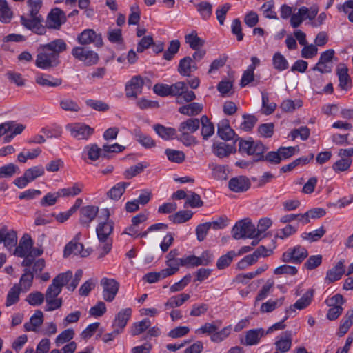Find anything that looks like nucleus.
<instances>
[{"mask_svg": "<svg viewBox=\"0 0 353 353\" xmlns=\"http://www.w3.org/2000/svg\"><path fill=\"white\" fill-rule=\"evenodd\" d=\"M3 243L4 246L11 250L14 248L12 254L23 259L21 265H44L43 259L37 258L43 253L42 248L33 247V241L31 236L25 234L20 239L17 245V234L14 230H8L4 226L0 229V243Z\"/></svg>", "mask_w": 353, "mask_h": 353, "instance_id": "obj_1", "label": "nucleus"}, {"mask_svg": "<svg viewBox=\"0 0 353 353\" xmlns=\"http://www.w3.org/2000/svg\"><path fill=\"white\" fill-rule=\"evenodd\" d=\"M66 49L67 44L62 39H57L46 44L41 45L37 50L35 65L43 70L57 67L60 63V54Z\"/></svg>", "mask_w": 353, "mask_h": 353, "instance_id": "obj_2", "label": "nucleus"}, {"mask_svg": "<svg viewBox=\"0 0 353 353\" xmlns=\"http://www.w3.org/2000/svg\"><path fill=\"white\" fill-rule=\"evenodd\" d=\"M114 223L112 221H103L98 223L96 228V233L98 240L102 245L99 246V249L101 250L99 258L103 257L112 249V240L110 235L113 232Z\"/></svg>", "mask_w": 353, "mask_h": 353, "instance_id": "obj_3", "label": "nucleus"}, {"mask_svg": "<svg viewBox=\"0 0 353 353\" xmlns=\"http://www.w3.org/2000/svg\"><path fill=\"white\" fill-rule=\"evenodd\" d=\"M268 148L260 141H253L252 138L248 140L240 139L239 143V152L240 153H246L248 155L254 157V162L260 161L263 159Z\"/></svg>", "mask_w": 353, "mask_h": 353, "instance_id": "obj_4", "label": "nucleus"}, {"mask_svg": "<svg viewBox=\"0 0 353 353\" xmlns=\"http://www.w3.org/2000/svg\"><path fill=\"white\" fill-rule=\"evenodd\" d=\"M256 232V227L250 219L238 221L232 229V236L236 240L255 238Z\"/></svg>", "mask_w": 353, "mask_h": 353, "instance_id": "obj_5", "label": "nucleus"}, {"mask_svg": "<svg viewBox=\"0 0 353 353\" xmlns=\"http://www.w3.org/2000/svg\"><path fill=\"white\" fill-rule=\"evenodd\" d=\"M72 277V272L71 271L59 274L52 279V283L47 288L46 299L57 298L61 292L62 288L69 282Z\"/></svg>", "mask_w": 353, "mask_h": 353, "instance_id": "obj_6", "label": "nucleus"}, {"mask_svg": "<svg viewBox=\"0 0 353 353\" xmlns=\"http://www.w3.org/2000/svg\"><path fill=\"white\" fill-rule=\"evenodd\" d=\"M71 54L75 59L83 62L87 66L95 65L99 60L97 52L85 47H74L72 48Z\"/></svg>", "mask_w": 353, "mask_h": 353, "instance_id": "obj_7", "label": "nucleus"}, {"mask_svg": "<svg viewBox=\"0 0 353 353\" xmlns=\"http://www.w3.org/2000/svg\"><path fill=\"white\" fill-rule=\"evenodd\" d=\"M103 288V298L107 302H112L119 289V283L113 279L103 278L100 282Z\"/></svg>", "mask_w": 353, "mask_h": 353, "instance_id": "obj_8", "label": "nucleus"}, {"mask_svg": "<svg viewBox=\"0 0 353 353\" xmlns=\"http://www.w3.org/2000/svg\"><path fill=\"white\" fill-rule=\"evenodd\" d=\"M66 129L70 131L71 136L77 140H88L94 132V128L81 123L68 124Z\"/></svg>", "mask_w": 353, "mask_h": 353, "instance_id": "obj_9", "label": "nucleus"}, {"mask_svg": "<svg viewBox=\"0 0 353 353\" xmlns=\"http://www.w3.org/2000/svg\"><path fill=\"white\" fill-rule=\"evenodd\" d=\"M307 250L301 246L297 245L293 248H289L283 254L282 259L285 263H301L307 256Z\"/></svg>", "mask_w": 353, "mask_h": 353, "instance_id": "obj_10", "label": "nucleus"}, {"mask_svg": "<svg viewBox=\"0 0 353 353\" xmlns=\"http://www.w3.org/2000/svg\"><path fill=\"white\" fill-rule=\"evenodd\" d=\"M217 134L222 140L225 141L234 140L235 143L241 139L230 126L229 120L227 119H222L217 125Z\"/></svg>", "mask_w": 353, "mask_h": 353, "instance_id": "obj_11", "label": "nucleus"}, {"mask_svg": "<svg viewBox=\"0 0 353 353\" xmlns=\"http://www.w3.org/2000/svg\"><path fill=\"white\" fill-rule=\"evenodd\" d=\"M67 20L65 12L59 8L52 9L47 17L46 26L48 28L59 30Z\"/></svg>", "mask_w": 353, "mask_h": 353, "instance_id": "obj_12", "label": "nucleus"}, {"mask_svg": "<svg viewBox=\"0 0 353 353\" xmlns=\"http://www.w3.org/2000/svg\"><path fill=\"white\" fill-rule=\"evenodd\" d=\"M77 41L81 45L94 43L96 47H101L103 44L101 34H97L92 29H85L77 37Z\"/></svg>", "mask_w": 353, "mask_h": 353, "instance_id": "obj_13", "label": "nucleus"}, {"mask_svg": "<svg viewBox=\"0 0 353 353\" xmlns=\"http://www.w3.org/2000/svg\"><path fill=\"white\" fill-rule=\"evenodd\" d=\"M214 259V254L210 250L204 251L200 256L189 255L181 259V265H208Z\"/></svg>", "mask_w": 353, "mask_h": 353, "instance_id": "obj_14", "label": "nucleus"}, {"mask_svg": "<svg viewBox=\"0 0 353 353\" xmlns=\"http://www.w3.org/2000/svg\"><path fill=\"white\" fill-rule=\"evenodd\" d=\"M92 252L91 248L85 249L82 243L68 242L64 247L63 256L68 258L73 254L74 256L80 255L81 257L84 258L88 256Z\"/></svg>", "mask_w": 353, "mask_h": 353, "instance_id": "obj_15", "label": "nucleus"}, {"mask_svg": "<svg viewBox=\"0 0 353 353\" xmlns=\"http://www.w3.org/2000/svg\"><path fill=\"white\" fill-rule=\"evenodd\" d=\"M144 80L141 76L133 77L125 85V94L128 98L136 99L142 92Z\"/></svg>", "mask_w": 353, "mask_h": 353, "instance_id": "obj_16", "label": "nucleus"}, {"mask_svg": "<svg viewBox=\"0 0 353 353\" xmlns=\"http://www.w3.org/2000/svg\"><path fill=\"white\" fill-rule=\"evenodd\" d=\"M99 212V208L94 205H85L80 209L79 223L89 228L90 223L94 220Z\"/></svg>", "mask_w": 353, "mask_h": 353, "instance_id": "obj_17", "label": "nucleus"}, {"mask_svg": "<svg viewBox=\"0 0 353 353\" xmlns=\"http://www.w3.org/2000/svg\"><path fill=\"white\" fill-rule=\"evenodd\" d=\"M266 335L263 328L252 329L245 332V337L240 339L241 344L246 346L256 345L262 337Z\"/></svg>", "mask_w": 353, "mask_h": 353, "instance_id": "obj_18", "label": "nucleus"}, {"mask_svg": "<svg viewBox=\"0 0 353 353\" xmlns=\"http://www.w3.org/2000/svg\"><path fill=\"white\" fill-rule=\"evenodd\" d=\"M179 270V266H169V268L161 270L160 272H152L146 274L143 276V279L149 283H154L161 279L174 274Z\"/></svg>", "mask_w": 353, "mask_h": 353, "instance_id": "obj_19", "label": "nucleus"}, {"mask_svg": "<svg viewBox=\"0 0 353 353\" xmlns=\"http://www.w3.org/2000/svg\"><path fill=\"white\" fill-rule=\"evenodd\" d=\"M272 253L271 249H267L265 246H259L252 254L245 256L237 265H252L258 261L259 257H266Z\"/></svg>", "mask_w": 353, "mask_h": 353, "instance_id": "obj_20", "label": "nucleus"}, {"mask_svg": "<svg viewBox=\"0 0 353 353\" xmlns=\"http://www.w3.org/2000/svg\"><path fill=\"white\" fill-rule=\"evenodd\" d=\"M251 183L245 176L232 177L228 182L229 189L234 192H243L250 188Z\"/></svg>", "mask_w": 353, "mask_h": 353, "instance_id": "obj_21", "label": "nucleus"}, {"mask_svg": "<svg viewBox=\"0 0 353 353\" xmlns=\"http://www.w3.org/2000/svg\"><path fill=\"white\" fill-rule=\"evenodd\" d=\"M132 310L131 308L128 307L121 310L115 316L112 322L113 328H117L123 332L124 328L127 325L128 321L132 316Z\"/></svg>", "mask_w": 353, "mask_h": 353, "instance_id": "obj_22", "label": "nucleus"}, {"mask_svg": "<svg viewBox=\"0 0 353 353\" xmlns=\"http://www.w3.org/2000/svg\"><path fill=\"white\" fill-rule=\"evenodd\" d=\"M198 67L192 57L188 56L179 61L177 70L181 76L190 77L191 72L196 71Z\"/></svg>", "mask_w": 353, "mask_h": 353, "instance_id": "obj_23", "label": "nucleus"}, {"mask_svg": "<svg viewBox=\"0 0 353 353\" xmlns=\"http://www.w3.org/2000/svg\"><path fill=\"white\" fill-rule=\"evenodd\" d=\"M213 153L219 158L228 157L230 154L236 152L235 144H228L225 142L214 143L212 145Z\"/></svg>", "mask_w": 353, "mask_h": 353, "instance_id": "obj_24", "label": "nucleus"}, {"mask_svg": "<svg viewBox=\"0 0 353 353\" xmlns=\"http://www.w3.org/2000/svg\"><path fill=\"white\" fill-rule=\"evenodd\" d=\"M42 17L41 15H35L34 17H30L27 18L24 15H21L20 17V22L21 25L28 30L35 32L37 34H41L39 30L41 28V22Z\"/></svg>", "mask_w": 353, "mask_h": 353, "instance_id": "obj_25", "label": "nucleus"}, {"mask_svg": "<svg viewBox=\"0 0 353 353\" xmlns=\"http://www.w3.org/2000/svg\"><path fill=\"white\" fill-rule=\"evenodd\" d=\"M276 351L281 353L288 352L292 346V332L291 331H285L282 336L275 342Z\"/></svg>", "mask_w": 353, "mask_h": 353, "instance_id": "obj_26", "label": "nucleus"}, {"mask_svg": "<svg viewBox=\"0 0 353 353\" xmlns=\"http://www.w3.org/2000/svg\"><path fill=\"white\" fill-rule=\"evenodd\" d=\"M35 81L37 84L43 87H58L62 84L61 78H55L50 74H41L36 77Z\"/></svg>", "mask_w": 353, "mask_h": 353, "instance_id": "obj_27", "label": "nucleus"}, {"mask_svg": "<svg viewBox=\"0 0 353 353\" xmlns=\"http://www.w3.org/2000/svg\"><path fill=\"white\" fill-rule=\"evenodd\" d=\"M43 322V314L41 310H37L30 317L29 322H26L23 327L26 332H36Z\"/></svg>", "mask_w": 353, "mask_h": 353, "instance_id": "obj_28", "label": "nucleus"}, {"mask_svg": "<svg viewBox=\"0 0 353 353\" xmlns=\"http://www.w3.org/2000/svg\"><path fill=\"white\" fill-rule=\"evenodd\" d=\"M155 132L163 140L168 141L176 138V130L174 128L165 127L161 124L153 126Z\"/></svg>", "mask_w": 353, "mask_h": 353, "instance_id": "obj_29", "label": "nucleus"}, {"mask_svg": "<svg viewBox=\"0 0 353 353\" xmlns=\"http://www.w3.org/2000/svg\"><path fill=\"white\" fill-rule=\"evenodd\" d=\"M133 135L136 141L145 148H151L155 146L154 140L150 135L142 132L140 128H135L133 130Z\"/></svg>", "mask_w": 353, "mask_h": 353, "instance_id": "obj_30", "label": "nucleus"}, {"mask_svg": "<svg viewBox=\"0 0 353 353\" xmlns=\"http://www.w3.org/2000/svg\"><path fill=\"white\" fill-rule=\"evenodd\" d=\"M314 159V154L310 153L308 156H303L298 159H296L292 162L283 166L281 168V172H288L292 171L293 169L298 166H303L309 163Z\"/></svg>", "mask_w": 353, "mask_h": 353, "instance_id": "obj_31", "label": "nucleus"}, {"mask_svg": "<svg viewBox=\"0 0 353 353\" xmlns=\"http://www.w3.org/2000/svg\"><path fill=\"white\" fill-rule=\"evenodd\" d=\"M313 296L312 291L306 292L301 299L297 300L296 303L286 309V312H295L296 309L303 310L307 307L311 303Z\"/></svg>", "mask_w": 353, "mask_h": 353, "instance_id": "obj_32", "label": "nucleus"}, {"mask_svg": "<svg viewBox=\"0 0 353 353\" xmlns=\"http://www.w3.org/2000/svg\"><path fill=\"white\" fill-rule=\"evenodd\" d=\"M200 126V120L195 118H190L180 123L178 130L180 132L194 133Z\"/></svg>", "mask_w": 353, "mask_h": 353, "instance_id": "obj_33", "label": "nucleus"}, {"mask_svg": "<svg viewBox=\"0 0 353 353\" xmlns=\"http://www.w3.org/2000/svg\"><path fill=\"white\" fill-rule=\"evenodd\" d=\"M129 185L128 182L118 183L107 192V196L113 200H119Z\"/></svg>", "mask_w": 353, "mask_h": 353, "instance_id": "obj_34", "label": "nucleus"}, {"mask_svg": "<svg viewBox=\"0 0 353 353\" xmlns=\"http://www.w3.org/2000/svg\"><path fill=\"white\" fill-rule=\"evenodd\" d=\"M202 110L203 105L195 102L182 105L178 110L179 113L187 116L198 115Z\"/></svg>", "mask_w": 353, "mask_h": 353, "instance_id": "obj_35", "label": "nucleus"}, {"mask_svg": "<svg viewBox=\"0 0 353 353\" xmlns=\"http://www.w3.org/2000/svg\"><path fill=\"white\" fill-rule=\"evenodd\" d=\"M200 124L202 125L201 135L203 139L207 140L214 133V124L210 122L209 118L206 115H203L201 117Z\"/></svg>", "mask_w": 353, "mask_h": 353, "instance_id": "obj_36", "label": "nucleus"}, {"mask_svg": "<svg viewBox=\"0 0 353 353\" xmlns=\"http://www.w3.org/2000/svg\"><path fill=\"white\" fill-rule=\"evenodd\" d=\"M336 75L339 78L340 88L347 90V84L351 81L347 68L344 64L340 65L336 69Z\"/></svg>", "mask_w": 353, "mask_h": 353, "instance_id": "obj_37", "label": "nucleus"}, {"mask_svg": "<svg viewBox=\"0 0 353 353\" xmlns=\"http://www.w3.org/2000/svg\"><path fill=\"white\" fill-rule=\"evenodd\" d=\"M185 42L189 44L192 50H199L205 44V41L198 37L195 30L192 31L190 34L185 36Z\"/></svg>", "mask_w": 353, "mask_h": 353, "instance_id": "obj_38", "label": "nucleus"}, {"mask_svg": "<svg viewBox=\"0 0 353 353\" xmlns=\"http://www.w3.org/2000/svg\"><path fill=\"white\" fill-rule=\"evenodd\" d=\"M21 288L18 284H14L13 287L8 291L7 294L6 306L10 307L16 304L19 301V295L21 292Z\"/></svg>", "mask_w": 353, "mask_h": 353, "instance_id": "obj_39", "label": "nucleus"}, {"mask_svg": "<svg viewBox=\"0 0 353 353\" xmlns=\"http://www.w3.org/2000/svg\"><path fill=\"white\" fill-rule=\"evenodd\" d=\"M353 325V308L347 312L345 316L341 321V325L339 327V334L340 336L345 334L350 327Z\"/></svg>", "mask_w": 353, "mask_h": 353, "instance_id": "obj_40", "label": "nucleus"}, {"mask_svg": "<svg viewBox=\"0 0 353 353\" xmlns=\"http://www.w3.org/2000/svg\"><path fill=\"white\" fill-rule=\"evenodd\" d=\"M13 12L6 0H0V21L4 23L10 22Z\"/></svg>", "mask_w": 353, "mask_h": 353, "instance_id": "obj_41", "label": "nucleus"}, {"mask_svg": "<svg viewBox=\"0 0 353 353\" xmlns=\"http://www.w3.org/2000/svg\"><path fill=\"white\" fill-rule=\"evenodd\" d=\"M192 215L193 213L190 210H180L170 216L169 219L175 224H181L189 221L192 217Z\"/></svg>", "mask_w": 353, "mask_h": 353, "instance_id": "obj_42", "label": "nucleus"}, {"mask_svg": "<svg viewBox=\"0 0 353 353\" xmlns=\"http://www.w3.org/2000/svg\"><path fill=\"white\" fill-rule=\"evenodd\" d=\"M221 321L219 320L214 321L212 323H205L200 328L196 329L195 330V333L198 334H208L211 336L215 333L216 330H218L219 327L221 325Z\"/></svg>", "mask_w": 353, "mask_h": 353, "instance_id": "obj_43", "label": "nucleus"}, {"mask_svg": "<svg viewBox=\"0 0 353 353\" xmlns=\"http://www.w3.org/2000/svg\"><path fill=\"white\" fill-rule=\"evenodd\" d=\"M34 276H35L34 270L31 272L25 269L24 273L21 276L19 284H18L24 292L29 290L32 284Z\"/></svg>", "mask_w": 353, "mask_h": 353, "instance_id": "obj_44", "label": "nucleus"}, {"mask_svg": "<svg viewBox=\"0 0 353 353\" xmlns=\"http://www.w3.org/2000/svg\"><path fill=\"white\" fill-rule=\"evenodd\" d=\"M344 266H334L327 272L325 280L328 283L339 280L345 273Z\"/></svg>", "mask_w": 353, "mask_h": 353, "instance_id": "obj_45", "label": "nucleus"}, {"mask_svg": "<svg viewBox=\"0 0 353 353\" xmlns=\"http://www.w3.org/2000/svg\"><path fill=\"white\" fill-rule=\"evenodd\" d=\"M308 12V8L305 6L301 7L297 13L293 14L291 15L290 18V24L293 28L299 27L303 20L305 19V17Z\"/></svg>", "mask_w": 353, "mask_h": 353, "instance_id": "obj_46", "label": "nucleus"}, {"mask_svg": "<svg viewBox=\"0 0 353 353\" xmlns=\"http://www.w3.org/2000/svg\"><path fill=\"white\" fill-rule=\"evenodd\" d=\"M180 41L177 39L170 41L168 49L163 52V59L167 61L172 60L174 55L179 52L180 48Z\"/></svg>", "mask_w": 353, "mask_h": 353, "instance_id": "obj_47", "label": "nucleus"}, {"mask_svg": "<svg viewBox=\"0 0 353 353\" xmlns=\"http://www.w3.org/2000/svg\"><path fill=\"white\" fill-rule=\"evenodd\" d=\"M189 299L190 295L188 294H181L179 296H174L168 299L165 303V306L170 308L179 307Z\"/></svg>", "mask_w": 353, "mask_h": 353, "instance_id": "obj_48", "label": "nucleus"}, {"mask_svg": "<svg viewBox=\"0 0 353 353\" xmlns=\"http://www.w3.org/2000/svg\"><path fill=\"white\" fill-rule=\"evenodd\" d=\"M272 64L274 68L279 71L285 70L288 69L289 66L287 59L280 52H276L274 54Z\"/></svg>", "mask_w": 353, "mask_h": 353, "instance_id": "obj_49", "label": "nucleus"}, {"mask_svg": "<svg viewBox=\"0 0 353 353\" xmlns=\"http://www.w3.org/2000/svg\"><path fill=\"white\" fill-rule=\"evenodd\" d=\"M44 168L41 165L33 166L25 170L24 174L26 177L28 179L30 182L34 181L39 176L44 174Z\"/></svg>", "mask_w": 353, "mask_h": 353, "instance_id": "obj_50", "label": "nucleus"}, {"mask_svg": "<svg viewBox=\"0 0 353 353\" xmlns=\"http://www.w3.org/2000/svg\"><path fill=\"white\" fill-rule=\"evenodd\" d=\"M197 11L203 20H208L212 13V5L208 1H201L196 6Z\"/></svg>", "mask_w": 353, "mask_h": 353, "instance_id": "obj_51", "label": "nucleus"}, {"mask_svg": "<svg viewBox=\"0 0 353 353\" xmlns=\"http://www.w3.org/2000/svg\"><path fill=\"white\" fill-rule=\"evenodd\" d=\"M325 232L324 227L321 226L320 228L310 232H303L301 234V238L310 242L316 241L325 234Z\"/></svg>", "mask_w": 353, "mask_h": 353, "instance_id": "obj_52", "label": "nucleus"}, {"mask_svg": "<svg viewBox=\"0 0 353 353\" xmlns=\"http://www.w3.org/2000/svg\"><path fill=\"white\" fill-rule=\"evenodd\" d=\"M262 112L265 115L271 114L276 109L275 103H269V95L268 92H262Z\"/></svg>", "mask_w": 353, "mask_h": 353, "instance_id": "obj_53", "label": "nucleus"}, {"mask_svg": "<svg viewBox=\"0 0 353 353\" xmlns=\"http://www.w3.org/2000/svg\"><path fill=\"white\" fill-rule=\"evenodd\" d=\"M124 146L118 143H114L112 145L105 144L102 147V158L109 159L111 157V156L109 154L110 153H119L124 150Z\"/></svg>", "mask_w": 353, "mask_h": 353, "instance_id": "obj_54", "label": "nucleus"}, {"mask_svg": "<svg viewBox=\"0 0 353 353\" xmlns=\"http://www.w3.org/2000/svg\"><path fill=\"white\" fill-rule=\"evenodd\" d=\"M232 326L228 325L219 331H216L212 335L210 336V339L214 343H221L229 336L231 333Z\"/></svg>", "mask_w": 353, "mask_h": 353, "instance_id": "obj_55", "label": "nucleus"}, {"mask_svg": "<svg viewBox=\"0 0 353 353\" xmlns=\"http://www.w3.org/2000/svg\"><path fill=\"white\" fill-rule=\"evenodd\" d=\"M151 325V322L148 319H144L142 321L134 323L132 327L131 334L132 336H137L143 333Z\"/></svg>", "mask_w": 353, "mask_h": 353, "instance_id": "obj_56", "label": "nucleus"}, {"mask_svg": "<svg viewBox=\"0 0 353 353\" xmlns=\"http://www.w3.org/2000/svg\"><path fill=\"white\" fill-rule=\"evenodd\" d=\"M244 121L241 123L240 128L241 130L249 132L252 130L258 119L252 114H245L243 115Z\"/></svg>", "mask_w": 353, "mask_h": 353, "instance_id": "obj_57", "label": "nucleus"}, {"mask_svg": "<svg viewBox=\"0 0 353 353\" xmlns=\"http://www.w3.org/2000/svg\"><path fill=\"white\" fill-rule=\"evenodd\" d=\"M169 161L176 163H181L185 160V154L182 151L166 149L165 151Z\"/></svg>", "mask_w": 353, "mask_h": 353, "instance_id": "obj_58", "label": "nucleus"}, {"mask_svg": "<svg viewBox=\"0 0 353 353\" xmlns=\"http://www.w3.org/2000/svg\"><path fill=\"white\" fill-rule=\"evenodd\" d=\"M74 331L72 328H69L63 330L61 332L55 339V343L57 346H60L61 345L70 341L71 339L74 338Z\"/></svg>", "mask_w": 353, "mask_h": 353, "instance_id": "obj_59", "label": "nucleus"}, {"mask_svg": "<svg viewBox=\"0 0 353 353\" xmlns=\"http://www.w3.org/2000/svg\"><path fill=\"white\" fill-rule=\"evenodd\" d=\"M83 185L82 183H74L71 188H62L59 190L61 196H74L82 192Z\"/></svg>", "mask_w": 353, "mask_h": 353, "instance_id": "obj_60", "label": "nucleus"}, {"mask_svg": "<svg viewBox=\"0 0 353 353\" xmlns=\"http://www.w3.org/2000/svg\"><path fill=\"white\" fill-rule=\"evenodd\" d=\"M145 168H147V165H143L142 163H138L135 165L130 167L124 172V177L127 179H132L141 173Z\"/></svg>", "mask_w": 353, "mask_h": 353, "instance_id": "obj_61", "label": "nucleus"}, {"mask_svg": "<svg viewBox=\"0 0 353 353\" xmlns=\"http://www.w3.org/2000/svg\"><path fill=\"white\" fill-rule=\"evenodd\" d=\"M85 149L87 150L88 158L91 161H96L99 157L102 158L103 150L99 148L97 144L93 143L88 145Z\"/></svg>", "mask_w": 353, "mask_h": 353, "instance_id": "obj_62", "label": "nucleus"}, {"mask_svg": "<svg viewBox=\"0 0 353 353\" xmlns=\"http://www.w3.org/2000/svg\"><path fill=\"white\" fill-rule=\"evenodd\" d=\"M284 297H281L276 301H268L263 303L261 306V312H270L274 310L276 308L282 305L283 303Z\"/></svg>", "mask_w": 353, "mask_h": 353, "instance_id": "obj_63", "label": "nucleus"}, {"mask_svg": "<svg viewBox=\"0 0 353 353\" xmlns=\"http://www.w3.org/2000/svg\"><path fill=\"white\" fill-rule=\"evenodd\" d=\"M17 170H19V167L12 163L1 166L0 167V179L11 177Z\"/></svg>", "mask_w": 353, "mask_h": 353, "instance_id": "obj_64", "label": "nucleus"}]
</instances>
